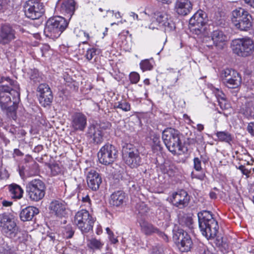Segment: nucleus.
Returning a JSON list of instances; mask_svg holds the SVG:
<instances>
[{"mask_svg":"<svg viewBox=\"0 0 254 254\" xmlns=\"http://www.w3.org/2000/svg\"><path fill=\"white\" fill-rule=\"evenodd\" d=\"M143 82L145 84L147 85H149V84H150V82H149V80L148 79H144L143 81Z\"/></svg>","mask_w":254,"mask_h":254,"instance_id":"338daca9","label":"nucleus"},{"mask_svg":"<svg viewBox=\"0 0 254 254\" xmlns=\"http://www.w3.org/2000/svg\"><path fill=\"white\" fill-rule=\"evenodd\" d=\"M115 16L117 19H120L121 18V15L119 12H117L115 13Z\"/></svg>","mask_w":254,"mask_h":254,"instance_id":"0e129e2a","label":"nucleus"},{"mask_svg":"<svg viewBox=\"0 0 254 254\" xmlns=\"http://www.w3.org/2000/svg\"><path fill=\"white\" fill-rule=\"evenodd\" d=\"M11 232L12 233V236L11 234L10 236H7V237L14 239L15 240H18L20 242L24 240L27 235V234L25 232L19 230L16 226Z\"/></svg>","mask_w":254,"mask_h":254,"instance_id":"2f4dec72","label":"nucleus"},{"mask_svg":"<svg viewBox=\"0 0 254 254\" xmlns=\"http://www.w3.org/2000/svg\"><path fill=\"white\" fill-rule=\"evenodd\" d=\"M154 18L159 28L165 31L170 32L175 28V24L169 15L164 12L156 11L154 13Z\"/></svg>","mask_w":254,"mask_h":254,"instance_id":"2eb2a0df","label":"nucleus"},{"mask_svg":"<svg viewBox=\"0 0 254 254\" xmlns=\"http://www.w3.org/2000/svg\"><path fill=\"white\" fill-rule=\"evenodd\" d=\"M109 239H110L111 242L113 244H116L118 242V240H117V239L116 238H115L114 237V235H113V236H112V235H109Z\"/></svg>","mask_w":254,"mask_h":254,"instance_id":"5fc2aeb1","label":"nucleus"},{"mask_svg":"<svg viewBox=\"0 0 254 254\" xmlns=\"http://www.w3.org/2000/svg\"><path fill=\"white\" fill-rule=\"evenodd\" d=\"M90 246L92 249H100L102 247L103 244L100 241L92 239L90 241Z\"/></svg>","mask_w":254,"mask_h":254,"instance_id":"a19ab883","label":"nucleus"},{"mask_svg":"<svg viewBox=\"0 0 254 254\" xmlns=\"http://www.w3.org/2000/svg\"><path fill=\"white\" fill-rule=\"evenodd\" d=\"M239 169L241 171L243 174L246 176H248L250 173V171L243 165H240L239 167Z\"/></svg>","mask_w":254,"mask_h":254,"instance_id":"3c124183","label":"nucleus"},{"mask_svg":"<svg viewBox=\"0 0 254 254\" xmlns=\"http://www.w3.org/2000/svg\"><path fill=\"white\" fill-rule=\"evenodd\" d=\"M126 200L125 193L122 191H118L114 192L111 195L110 203L115 206L122 205Z\"/></svg>","mask_w":254,"mask_h":254,"instance_id":"c85d7f7f","label":"nucleus"},{"mask_svg":"<svg viewBox=\"0 0 254 254\" xmlns=\"http://www.w3.org/2000/svg\"><path fill=\"white\" fill-rule=\"evenodd\" d=\"M95 218L85 209H82L76 213L74 223L83 233H87L92 230Z\"/></svg>","mask_w":254,"mask_h":254,"instance_id":"0eeeda50","label":"nucleus"},{"mask_svg":"<svg viewBox=\"0 0 254 254\" xmlns=\"http://www.w3.org/2000/svg\"><path fill=\"white\" fill-rule=\"evenodd\" d=\"M216 136L220 141L228 143L232 139L231 134L227 131H218L216 133Z\"/></svg>","mask_w":254,"mask_h":254,"instance_id":"c9c22d12","label":"nucleus"},{"mask_svg":"<svg viewBox=\"0 0 254 254\" xmlns=\"http://www.w3.org/2000/svg\"><path fill=\"white\" fill-rule=\"evenodd\" d=\"M82 201L83 203V205L85 206L86 207H90L91 200L88 195H87L84 197H82Z\"/></svg>","mask_w":254,"mask_h":254,"instance_id":"49530a36","label":"nucleus"},{"mask_svg":"<svg viewBox=\"0 0 254 254\" xmlns=\"http://www.w3.org/2000/svg\"><path fill=\"white\" fill-rule=\"evenodd\" d=\"M4 81H7L9 83L11 86H13L14 89H15V87H18L17 85H15L14 82L12 81L11 79L8 77H3L1 79V82H3Z\"/></svg>","mask_w":254,"mask_h":254,"instance_id":"8fccbe9b","label":"nucleus"},{"mask_svg":"<svg viewBox=\"0 0 254 254\" xmlns=\"http://www.w3.org/2000/svg\"><path fill=\"white\" fill-rule=\"evenodd\" d=\"M190 200L188 193L184 190H181L173 193L172 202L174 205L179 208L187 206Z\"/></svg>","mask_w":254,"mask_h":254,"instance_id":"412c9836","label":"nucleus"},{"mask_svg":"<svg viewBox=\"0 0 254 254\" xmlns=\"http://www.w3.org/2000/svg\"><path fill=\"white\" fill-rule=\"evenodd\" d=\"M8 188L12 198L20 199L22 197L23 190L19 185L16 184H11Z\"/></svg>","mask_w":254,"mask_h":254,"instance_id":"7c9ffc66","label":"nucleus"},{"mask_svg":"<svg viewBox=\"0 0 254 254\" xmlns=\"http://www.w3.org/2000/svg\"><path fill=\"white\" fill-rule=\"evenodd\" d=\"M140 66L143 71L150 70L153 68V64L149 60L146 59L140 62Z\"/></svg>","mask_w":254,"mask_h":254,"instance_id":"58836bf2","label":"nucleus"},{"mask_svg":"<svg viewBox=\"0 0 254 254\" xmlns=\"http://www.w3.org/2000/svg\"><path fill=\"white\" fill-rule=\"evenodd\" d=\"M158 1L161 2L163 4H170L173 0H157Z\"/></svg>","mask_w":254,"mask_h":254,"instance_id":"4d7b16f0","label":"nucleus"},{"mask_svg":"<svg viewBox=\"0 0 254 254\" xmlns=\"http://www.w3.org/2000/svg\"><path fill=\"white\" fill-rule=\"evenodd\" d=\"M141 232L145 235H151L154 233L157 234L162 237L164 240L167 241L168 237L164 233L160 231L157 228L154 227L152 224L143 221L140 223Z\"/></svg>","mask_w":254,"mask_h":254,"instance_id":"b1692460","label":"nucleus"},{"mask_svg":"<svg viewBox=\"0 0 254 254\" xmlns=\"http://www.w3.org/2000/svg\"><path fill=\"white\" fill-rule=\"evenodd\" d=\"M49 48H50V47L48 45H44L41 48V50L42 52V56H44L43 51L44 50L48 51V50H49Z\"/></svg>","mask_w":254,"mask_h":254,"instance_id":"052dcab7","label":"nucleus"},{"mask_svg":"<svg viewBox=\"0 0 254 254\" xmlns=\"http://www.w3.org/2000/svg\"><path fill=\"white\" fill-rule=\"evenodd\" d=\"M140 76L138 73L135 72H131L129 74V79L131 83H137L139 80Z\"/></svg>","mask_w":254,"mask_h":254,"instance_id":"79ce46f5","label":"nucleus"},{"mask_svg":"<svg viewBox=\"0 0 254 254\" xmlns=\"http://www.w3.org/2000/svg\"><path fill=\"white\" fill-rule=\"evenodd\" d=\"M2 204L3 206L7 207L10 206L12 204V202L9 201L4 200L2 201Z\"/></svg>","mask_w":254,"mask_h":254,"instance_id":"6e6d98bb","label":"nucleus"},{"mask_svg":"<svg viewBox=\"0 0 254 254\" xmlns=\"http://www.w3.org/2000/svg\"><path fill=\"white\" fill-rule=\"evenodd\" d=\"M86 181L89 189L92 190H97L102 183V178L97 172L91 170L87 173Z\"/></svg>","mask_w":254,"mask_h":254,"instance_id":"5701e85b","label":"nucleus"},{"mask_svg":"<svg viewBox=\"0 0 254 254\" xmlns=\"http://www.w3.org/2000/svg\"><path fill=\"white\" fill-rule=\"evenodd\" d=\"M152 149L154 152H157L161 150V146L159 136L154 134L152 137Z\"/></svg>","mask_w":254,"mask_h":254,"instance_id":"f704fd0d","label":"nucleus"},{"mask_svg":"<svg viewBox=\"0 0 254 254\" xmlns=\"http://www.w3.org/2000/svg\"><path fill=\"white\" fill-rule=\"evenodd\" d=\"M75 4L74 0H61L60 11L70 18L75 10Z\"/></svg>","mask_w":254,"mask_h":254,"instance_id":"a878e982","label":"nucleus"},{"mask_svg":"<svg viewBox=\"0 0 254 254\" xmlns=\"http://www.w3.org/2000/svg\"><path fill=\"white\" fill-rule=\"evenodd\" d=\"M204 254H214L212 253H211L209 250H204V253H203Z\"/></svg>","mask_w":254,"mask_h":254,"instance_id":"774afa93","label":"nucleus"},{"mask_svg":"<svg viewBox=\"0 0 254 254\" xmlns=\"http://www.w3.org/2000/svg\"><path fill=\"white\" fill-rule=\"evenodd\" d=\"M223 83L229 88L237 89L241 84V77L234 70L227 68L223 70L220 74Z\"/></svg>","mask_w":254,"mask_h":254,"instance_id":"9d476101","label":"nucleus"},{"mask_svg":"<svg viewBox=\"0 0 254 254\" xmlns=\"http://www.w3.org/2000/svg\"><path fill=\"white\" fill-rule=\"evenodd\" d=\"M231 47L233 52L239 56L247 57L254 50V42L250 38L236 39L232 41Z\"/></svg>","mask_w":254,"mask_h":254,"instance_id":"423d86ee","label":"nucleus"},{"mask_svg":"<svg viewBox=\"0 0 254 254\" xmlns=\"http://www.w3.org/2000/svg\"><path fill=\"white\" fill-rule=\"evenodd\" d=\"M212 91L215 94L219 105L222 109H226L228 108L229 105L226 103L225 95L221 91H220L218 88L213 87Z\"/></svg>","mask_w":254,"mask_h":254,"instance_id":"c756f323","label":"nucleus"},{"mask_svg":"<svg viewBox=\"0 0 254 254\" xmlns=\"http://www.w3.org/2000/svg\"><path fill=\"white\" fill-rule=\"evenodd\" d=\"M104 133L99 125H91L87 129L86 136L90 141L95 144H100L103 141Z\"/></svg>","mask_w":254,"mask_h":254,"instance_id":"f3484780","label":"nucleus"},{"mask_svg":"<svg viewBox=\"0 0 254 254\" xmlns=\"http://www.w3.org/2000/svg\"><path fill=\"white\" fill-rule=\"evenodd\" d=\"M49 208L52 214L60 218L65 217L67 213V204L61 199L52 201Z\"/></svg>","mask_w":254,"mask_h":254,"instance_id":"6ab92c4d","label":"nucleus"},{"mask_svg":"<svg viewBox=\"0 0 254 254\" xmlns=\"http://www.w3.org/2000/svg\"><path fill=\"white\" fill-rule=\"evenodd\" d=\"M106 231L108 234V235H112V236H113V233L110 230V229H109V228H107L106 229Z\"/></svg>","mask_w":254,"mask_h":254,"instance_id":"69168bd1","label":"nucleus"},{"mask_svg":"<svg viewBox=\"0 0 254 254\" xmlns=\"http://www.w3.org/2000/svg\"><path fill=\"white\" fill-rule=\"evenodd\" d=\"M206 14L202 10L197 11L190 19V28L197 35L204 33L205 28Z\"/></svg>","mask_w":254,"mask_h":254,"instance_id":"9b49d317","label":"nucleus"},{"mask_svg":"<svg viewBox=\"0 0 254 254\" xmlns=\"http://www.w3.org/2000/svg\"><path fill=\"white\" fill-rule=\"evenodd\" d=\"M37 91L39 93V100L40 104L44 107L50 105L53 101V96L49 85L41 84Z\"/></svg>","mask_w":254,"mask_h":254,"instance_id":"a211bd4d","label":"nucleus"},{"mask_svg":"<svg viewBox=\"0 0 254 254\" xmlns=\"http://www.w3.org/2000/svg\"><path fill=\"white\" fill-rule=\"evenodd\" d=\"M87 118L81 112L74 113L71 117V128L75 131H83L87 126Z\"/></svg>","mask_w":254,"mask_h":254,"instance_id":"dca6fc26","label":"nucleus"},{"mask_svg":"<svg viewBox=\"0 0 254 254\" xmlns=\"http://www.w3.org/2000/svg\"><path fill=\"white\" fill-rule=\"evenodd\" d=\"M115 107L116 108H119L122 109L123 111L127 112L130 110V104L125 100H122L115 103Z\"/></svg>","mask_w":254,"mask_h":254,"instance_id":"4c0bfd02","label":"nucleus"},{"mask_svg":"<svg viewBox=\"0 0 254 254\" xmlns=\"http://www.w3.org/2000/svg\"><path fill=\"white\" fill-rule=\"evenodd\" d=\"M245 2L254 7V0H244Z\"/></svg>","mask_w":254,"mask_h":254,"instance_id":"bf43d9fd","label":"nucleus"},{"mask_svg":"<svg viewBox=\"0 0 254 254\" xmlns=\"http://www.w3.org/2000/svg\"><path fill=\"white\" fill-rule=\"evenodd\" d=\"M205 175L204 174L201 173L198 175L195 174L193 172L191 173V177L192 178H195L200 180H203Z\"/></svg>","mask_w":254,"mask_h":254,"instance_id":"603ef678","label":"nucleus"},{"mask_svg":"<svg viewBox=\"0 0 254 254\" xmlns=\"http://www.w3.org/2000/svg\"><path fill=\"white\" fill-rule=\"evenodd\" d=\"M52 174L54 176L58 175L61 171V169L58 164H52L50 166Z\"/></svg>","mask_w":254,"mask_h":254,"instance_id":"37998d69","label":"nucleus"},{"mask_svg":"<svg viewBox=\"0 0 254 254\" xmlns=\"http://www.w3.org/2000/svg\"><path fill=\"white\" fill-rule=\"evenodd\" d=\"M16 226L12 216L9 214L4 213L0 214V227L6 236H10L11 232ZM12 235V234H11Z\"/></svg>","mask_w":254,"mask_h":254,"instance_id":"aec40b11","label":"nucleus"},{"mask_svg":"<svg viewBox=\"0 0 254 254\" xmlns=\"http://www.w3.org/2000/svg\"><path fill=\"white\" fill-rule=\"evenodd\" d=\"M157 25H158V24H156L155 23H151L149 25V28L150 29H151V30H154L155 29H158V28L157 27Z\"/></svg>","mask_w":254,"mask_h":254,"instance_id":"13d9d810","label":"nucleus"},{"mask_svg":"<svg viewBox=\"0 0 254 254\" xmlns=\"http://www.w3.org/2000/svg\"><path fill=\"white\" fill-rule=\"evenodd\" d=\"M192 8V4L190 0H176L175 3V10L179 15H187Z\"/></svg>","mask_w":254,"mask_h":254,"instance_id":"393cba45","label":"nucleus"},{"mask_svg":"<svg viewBox=\"0 0 254 254\" xmlns=\"http://www.w3.org/2000/svg\"><path fill=\"white\" fill-rule=\"evenodd\" d=\"M46 190L45 183L40 179H33L28 182L26 186L29 198L35 202H38L44 197Z\"/></svg>","mask_w":254,"mask_h":254,"instance_id":"39448f33","label":"nucleus"},{"mask_svg":"<svg viewBox=\"0 0 254 254\" xmlns=\"http://www.w3.org/2000/svg\"><path fill=\"white\" fill-rule=\"evenodd\" d=\"M213 19L216 24H222L224 21V16L223 13L221 12H217L215 13Z\"/></svg>","mask_w":254,"mask_h":254,"instance_id":"ea45409f","label":"nucleus"},{"mask_svg":"<svg viewBox=\"0 0 254 254\" xmlns=\"http://www.w3.org/2000/svg\"><path fill=\"white\" fill-rule=\"evenodd\" d=\"M247 130L252 135L254 136V122L249 123Z\"/></svg>","mask_w":254,"mask_h":254,"instance_id":"09e8293b","label":"nucleus"},{"mask_svg":"<svg viewBox=\"0 0 254 254\" xmlns=\"http://www.w3.org/2000/svg\"><path fill=\"white\" fill-rule=\"evenodd\" d=\"M211 40L214 44L218 48L222 49L227 41V37L220 30H214L211 34Z\"/></svg>","mask_w":254,"mask_h":254,"instance_id":"cd10ccee","label":"nucleus"},{"mask_svg":"<svg viewBox=\"0 0 254 254\" xmlns=\"http://www.w3.org/2000/svg\"><path fill=\"white\" fill-rule=\"evenodd\" d=\"M173 238L178 243V246L182 252H188L190 250L192 245V241L183 230L180 229L174 233Z\"/></svg>","mask_w":254,"mask_h":254,"instance_id":"4468645a","label":"nucleus"},{"mask_svg":"<svg viewBox=\"0 0 254 254\" xmlns=\"http://www.w3.org/2000/svg\"><path fill=\"white\" fill-rule=\"evenodd\" d=\"M162 138L166 147L172 154L180 155L185 152L178 130L167 128L163 131Z\"/></svg>","mask_w":254,"mask_h":254,"instance_id":"f03ea898","label":"nucleus"},{"mask_svg":"<svg viewBox=\"0 0 254 254\" xmlns=\"http://www.w3.org/2000/svg\"><path fill=\"white\" fill-rule=\"evenodd\" d=\"M130 16L132 17L134 19L138 20V15L134 12H131L130 13Z\"/></svg>","mask_w":254,"mask_h":254,"instance_id":"680f3d73","label":"nucleus"},{"mask_svg":"<svg viewBox=\"0 0 254 254\" xmlns=\"http://www.w3.org/2000/svg\"><path fill=\"white\" fill-rule=\"evenodd\" d=\"M124 158L127 165L134 168L139 166L141 163V159L138 150L131 145H127L125 150Z\"/></svg>","mask_w":254,"mask_h":254,"instance_id":"ddd939ff","label":"nucleus"},{"mask_svg":"<svg viewBox=\"0 0 254 254\" xmlns=\"http://www.w3.org/2000/svg\"><path fill=\"white\" fill-rule=\"evenodd\" d=\"M118 157V150L110 144L102 146L98 153V158L100 163L104 165L112 164Z\"/></svg>","mask_w":254,"mask_h":254,"instance_id":"1a4fd4ad","label":"nucleus"},{"mask_svg":"<svg viewBox=\"0 0 254 254\" xmlns=\"http://www.w3.org/2000/svg\"><path fill=\"white\" fill-rule=\"evenodd\" d=\"M39 212V209L34 206H28L22 210L20 213V219L23 221L31 220Z\"/></svg>","mask_w":254,"mask_h":254,"instance_id":"bb28decb","label":"nucleus"},{"mask_svg":"<svg viewBox=\"0 0 254 254\" xmlns=\"http://www.w3.org/2000/svg\"><path fill=\"white\" fill-rule=\"evenodd\" d=\"M193 165L195 170L199 171L201 170V161L198 158L196 157L193 159Z\"/></svg>","mask_w":254,"mask_h":254,"instance_id":"a18cd8bd","label":"nucleus"},{"mask_svg":"<svg viewBox=\"0 0 254 254\" xmlns=\"http://www.w3.org/2000/svg\"><path fill=\"white\" fill-rule=\"evenodd\" d=\"M162 249L160 246H154L152 247L150 254H162Z\"/></svg>","mask_w":254,"mask_h":254,"instance_id":"de8ad7c7","label":"nucleus"},{"mask_svg":"<svg viewBox=\"0 0 254 254\" xmlns=\"http://www.w3.org/2000/svg\"><path fill=\"white\" fill-rule=\"evenodd\" d=\"M15 35L14 30L9 25H2L0 32V43L3 45L9 44L15 38Z\"/></svg>","mask_w":254,"mask_h":254,"instance_id":"4be33fe9","label":"nucleus"},{"mask_svg":"<svg viewBox=\"0 0 254 254\" xmlns=\"http://www.w3.org/2000/svg\"><path fill=\"white\" fill-rule=\"evenodd\" d=\"M99 53V50L96 48L88 49L86 51L85 57L88 61H91L93 59L95 60Z\"/></svg>","mask_w":254,"mask_h":254,"instance_id":"e433bc0d","label":"nucleus"},{"mask_svg":"<svg viewBox=\"0 0 254 254\" xmlns=\"http://www.w3.org/2000/svg\"><path fill=\"white\" fill-rule=\"evenodd\" d=\"M204 128L203 126L201 124H197V129L199 131H202Z\"/></svg>","mask_w":254,"mask_h":254,"instance_id":"e2e57ef3","label":"nucleus"},{"mask_svg":"<svg viewBox=\"0 0 254 254\" xmlns=\"http://www.w3.org/2000/svg\"><path fill=\"white\" fill-rule=\"evenodd\" d=\"M232 22L235 28L247 31L252 27V17L249 12L243 8H238L232 11Z\"/></svg>","mask_w":254,"mask_h":254,"instance_id":"20e7f679","label":"nucleus"},{"mask_svg":"<svg viewBox=\"0 0 254 254\" xmlns=\"http://www.w3.org/2000/svg\"><path fill=\"white\" fill-rule=\"evenodd\" d=\"M12 97L13 104H18L20 100L19 87L13 89L6 85L0 87V105L2 109H6L9 102H11Z\"/></svg>","mask_w":254,"mask_h":254,"instance_id":"6e6552de","label":"nucleus"},{"mask_svg":"<svg viewBox=\"0 0 254 254\" xmlns=\"http://www.w3.org/2000/svg\"><path fill=\"white\" fill-rule=\"evenodd\" d=\"M17 108V104H13L12 106H8L7 105L6 109H2L3 110H5L7 116L9 118H11L13 120H15L16 119V109Z\"/></svg>","mask_w":254,"mask_h":254,"instance_id":"473e14b6","label":"nucleus"},{"mask_svg":"<svg viewBox=\"0 0 254 254\" xmlns=\"http://www.w3.org/2000/svg\"><path fill=\"white\" fill-rule=\"evenodd\" d=\"M198 224L202 234L207 239L214 238L218 233L219 226L212 213L202 211L197 214Z\"/></svg>","mask_w":254,"mask_h":254,"instance_id":"f257e3e1","label":"nucleus"},{"mask_svg":"<svg viewBox=\"0 0 254 254\" xmlns=\"http://www.w3.org/2000/svg\"><path fill=\"white\" fill-rule=\"evenodd\" d=\"M247 112L249 113V114L252 116H254V106H252L251 107H248L247 109Z\"/></svg>","mask_w":254,"mask_h":254,"instance_id":"864d4df0","label":"nucleus"},{"mask_svg":"<svg viewBox=\"0 0 254 254\" xmlns=\"http://www.w3.org/2000/svg\"><path fill=\"white\" fill-rule=\"evenodd\" d=\"M67 26V23L64 18L61 16L54 17L47 21L44 32L46 37L53 39H57Z\"/></svg>","mask_w":254,"mask_h":254,"instance_id":"7ed1b4c3","label":"nucleus"},{"mask_svg":"<svg viewBox=\"0 0 254 254\" xmlns=\"http://www.w3.org/2000/svg\"><path fill=\"white\" fill-rule=\"evenodd\" d=\"M24 9L26 16L31 19L39 18L44 11L43 4L35 0L26 1Z\"/></svg>","mask_w":254,"mask_h":254,"instance_id":"f8f14e48","label":"nucleus"},{"mask_svg":"<svg viewBox=\"0 0 254 254\" xmlns=\"http://www.w3.org/2000/svg\"><path fill=\"white\" fill-rule=\"evenodd\" d=\"M176 172L177 169L174 166H169L166 170V174L171 177L174 176Z\"/></svg>","mask_w":254,"mask_h":254,"instance_id":"c03bdc74","label":"nucleus"},{"mask_svg":"<svg viewBox=\"0 0 254 254\" xmlns=\"http://www.w3.org/2000/svg\"><path fill=\"white\" fill-rule=\"evenodd\" d=\"M28 74L29 75L30 79L35 83L40 82L42 80V78L41 75L40 74L38 70L36 69H30Z\"/></svg>","mask_w":254,"mask_h":254,"instance_id":"72a5a7b5","label":"nucleus"}]
</instances>
